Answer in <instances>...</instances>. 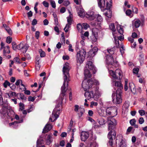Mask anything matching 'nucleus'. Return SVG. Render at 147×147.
Returning a JSON list of instances; mask_svg holds the SVG:
<instances>
[{
  "label": "nucleus",
  "mask_w": 147,
  "mask_h": 147,
  "mask_svg": "<svg viewBox=\"0 0 147 147\" xmlns=\"http://www.w3.org/2000/svg\"><path fill=\"white\" fill-rule=\"evenodd\" d=\"M70 69L69 64L68 63H65L63 69V71L64 75V82L61 87V93L59 98L56 101L57 105L53 111L51 116L49 118V121L51 122L56 120L59 117L60 109L58 108L61 105L62 103V101L65 95V92L67 90L66 87L67 86L68 82L69 81V71Z\"/></svg>",
  "instance_id": "f257e3e1"
},
{
  "label": "nucleus",
  "mask_w": 147,
  "mask_h": 147,
  "mask_svg": "<svg viewBox=\"0 0 147 147\" xmlns=\"http://www.w3.org/2000/svg\"><path fill=\"white\" fill-rule=\"evenodd\" d=\"M115 79H112V84L115 86L118 87L116 92V94L113 92L112 94L113 102L114 103L117 104H119L122 102V99L121 97V94L122 93L121 89L123 86L120 82L114 80Z\"/></svg>",
  "instance_id": "f03ea898"
},
{
  "label": "nucleus",
  "mask_w": 147,
  "mask_h": 147,
  "mask_svg": "<svg viewBox=\"0 0 147 147\" xmlns=\"http://www.w3.org/2000/svg\"><path fill=\"white\" fill-rule=\"evenodd\" d=\"M117 121L114 119H112L109 121L108 130H110L108 135V137L109 139L108 144L111 146L113 145V140L115 138L116 133L115 129L117 125Z\"/></svg>",
  "instance_id": "7ed1b4c3"
},
{
  "label": "nucleus",
  "mask_w": 147,
  "mask_h": 147,
  "mask_svg": "<svg viewBox=\"0 0 147 147\" xmlns=\"http://www.w3.org/2000/svg\"><path fill=\"white\" fill-rule=\"evenodd\" d=\"M96 71L93 63L90 61H88L86 63V69L84 70V76L85 78H90L92 73L95 74Z\"/></svg>",
  "instance_id": "20e7f679"
},
{
  "label": "nucleus",
  "mask_w": 147,
  "mask_h": 147,
  "mask_svg": "<svg viewBox=\"0 0 147 147\" xmlns=\"http://www.w3.org/2000/svg\"><path fill=\"white\" fill-rule=\"evenodd\" d=\"M112 65L109 64L108 66V70L110 75L113 78V79L120 80L122 77V74L121 70L119 69H116L115 72L114 70L115 69V66L111 67Z\"/></svg>",
  "instance_id": "39448f33"
},
{
  "label": "nucleus",
  "mask_w": 147,
  "mask_h": 147,
  "mask_svg": "<svg viewBox=\"0 0 147 147\" xmlns=\"http://www.w3.org/2000/svg\"><path fill=\"white\" fill-rule=\"evenodd\" d=\"M10 107L7 106L4 104L3 106L2 109L0 111L1 116L4 118L6 117L7 119L11 118L12 121V118L13 116V112L12 110H10Z\"/></svg>",
  "instance_id": "423d86ee"
},
{
  "label": "nucleus",
  "mask_w": 147,
  "mask_h": 147,
  "mask_svg": "<svg viewBox=\"0 0 147 147\" xmlns=\"http://www.w3.org/2000/svg\"><path fill=\"white\" fill-rule=\"evenodd\" d=\"M93 84L96 85L99 84L98 81L97 80L94 79L89 80L85 79L82 82V87L85 91H86L88 89L92 87Z\"/></svg>",
  "instance_id": "0eeeda50"
},
{
  "label": "nucleus",
  "mask_w": 147,
  "mask_h": 147,
  "mask_svg": "<svg viewBox=\"0 0 147 147\" xmlns=\"http://www.w3.org/2000/svg\"><path fill=\"white\" fill-rule=\"evenodd\" d=\"M86 53V51L84 49L77 52L76 55V60L78 63H79L80 64L82 63L85 60Z\"/></svg>",
  "instance_id": "6e6552de"
},
{
  "label": "nucleus",
  "mask_w": 147,
  "mask_h": 147,
  "mask_svg": "<svg viewBox=\"0 0 147 147\" xmlns=\"http://www.w3.org/2000/svg\"><path fill=\"white\" fill-rule=\"evenodd\" d=\"M108 0L109 2L107 1L105 5V0H97L98 6L102 11L110 9L111 6V0Z\"/></svg>",
  "instance_id": "1a4fd4ad"
},
{
  "label": "nucleus",
  "mask_w": 147,
  "mask_h": 147,
  "mask_svg": "<svg viewBox=\"0 0 147 147\" xmlns=\"http://www.w3.org/2000/svg\"><path fill=\"white\" fill-rule=\"evenodd\" d=\"M68 11L69 14V16L67 18V24L66 25L64 28V30L66 32H68L69 29L70 27L72 20L73 15L71 12V7H68Z\"/></svg>",
  "instance_id": "9d476101"
},
{
  "label": "nucleus",
  "mask_w": 147,
  "mask_h": 147,
  "mask_svg": "<svg viewBox=\"0 0 147 147\" xmlns=\"http://www.w3.org/2000/svg\"><path fill=\"white\" fill-rule=\"evenodd\" d=\"M106 61L107 63V67L108 69V66L109 64L112 65L111 67L114 66L115 67H117L118 66V63L116 61H114L113 57L112 55H107L106 56Z\"/></svg>",
  "instance_id": "9b49d317"
},
{
  "label": "nucleus",
  "mask_w": 147,
  "mask_h": 147,
  "mask_svg": "<svg viewBox=\"0 0 147 147\" xmlns=\"http://www.w3.org/2000/svg\"><path fill=\"white\" fill-rule=\"evenodd\" d=\"M113 36L114 39L115 46L117 48L119 47V40L121 41L123 40L124 37L123 35L118 36V33L116 32H113Z\"/></svg>",
  "instance_id": "f8f14e48"
},
{
  "label": "nucleus",
  "mask_w": 147,
  "mask_h": 147,
  "mask_svg": "<svg viewBox=\"0 0 147 147\" xmlns=\"http://www.w3.org/2000/svg\"><path fill=\"white\" fill-rule=\"evenodd\" d=\"M28 47V46L27 44H24L22 43H21L17 45V49L21 50L23 53H25Z\"/></svg>",
  "instance_id": "ddd939ff"
},
{
  "label": "nucleus",
  "mask_w": 147,
  "mask_h": 147,
  "mask_svg": "<svg viewBox=\"0 0 147 147\" xmlns=\"http://www.w3.org/2000/svg\"><path fill=\"white\" fill-rule=\"evenodd\" d=\"M84 95L85 97L88 100L91 98H94L95 100V93L92 90L86 92Z\"/></svg>",
  "instance_id": "4468645a"
},
{
  "label": "nucleus",
  "mask_w": 147,
  "mask_h": 147,
  "mask_svg": "<svg viewBox=\"0 0 147 147\" xmlns=\"http://www.w3.org/2000/svg\"><path fill=\"white\" fill-rule=\"evenodd\" d=\"M96 15L93 11H89L86 14V17L89 20H92L96 18Z\"/></svg>",
  "instance_id": "2eb2a0df"
},
{
  "label": "nucleus",
  "mask_w": 147,
  "mask_h": 147,
  "mask_svg": "<svg viewBox=\"0 0 147 147\" xmlns=\"http://www.w3.org/2000/svg\"><path fill=\"white\" fill-rule=\"evenodd\" d=\"M79 110L80 113H78L79 116L80 117L82 115L84 111V109L83 108L79 107V106L77 105H76L74 106V111L75 112H78Z\"/></svg>",
  "instance_id": "dca6fc26"
},
{
  "label": "nucleus",
  "mask_w": 147,
  "mask_h": 147,
  "mask_svg": "<svg viewBox=\"0 0 147 147\" xmlns=\"http://www.w3.org/2000/svg\"><path fill=\"white\" fill-rule=\"evenodd\" d=\"M98 48L96 47H94L92 49L90 50L88 53L89 56L90 57H94L98 51Z\"/></svg>",
  "instance_id": "f3484780"
},
{
  "label": "nucleus",
  "mask_w": 147,
  "mask_h": 147,
  "mask_svg": "<svg viewBox=\"0 0 147 147\" xmlns=\"http://www.w3.org/2000/svg\"><path fill=\"white\" fill-rule=\"evenodd\" d=\"M89 136L88 132L83 131L82 132L81 135V139L82 141H85L88 138Z\"/></svg>",
  "instance_id": "a211bd4d"
},
{
  "label": "nucleus",
  "mask_w": 147,
  "mask_h": 147,
  "mask_svg": "<svg viewBox=\"0 0 147 147\" xmlns=\"http://www.w3.org/2000/svg\"><path fill=\"white\" fill-rule=\"evenodd\" d=\"M77 11L78 14L80 17L81 18H83L85 16H86L84 10L81 7H80V9L78 8L77 9Z\"/></svg>",
  "instance_id": "6ab92c4d"
},
{
  "label": "nucleus",
  "mask_w": 147,
  "mask_h": 147,
  "mask_svg": "<svg viewBox=\"0 0 147 147\" xmlns=\"http://www.w3.org/2000/svg\"><path fill=\"white\" fill-rule=\"evenodd\" d=\"M84 144L82 143H81L79 145V147H83ZM98 145L96 142L93 141L90 142L87 146L86 147H98Z\"/></svg>",
  "instance_id": "aec40b11"
},
{
  "label": "nucleus",
  "mask_w": 147,
  "mask_h": 147,
  "mask_svg": "<svg viewBox=\"0 0 147 147\" xmlns=\"http://www.w3.org/2000/svg\"><path fill=\"white\" fill-rule=\"evenodd\" d=\"M117 109L115 107H112V109H111L110 113L109 115H111L112 117H114L116 116L117 114Z\"/></svg>",
  "instance_id": "412c9836"
},
{
  "label": "nucleus",
  "mask_w": 147,
  "mask_h": 147,
  "mask_svg": "<svg viewBox=\"0 0 147 147\" xmlns=\"http://www.w3.org/2000/svg\"><path fill=\"white\" fill-rule=\"evenodd\" d=\"M129 106V103L128 102H125L123 106L122 112L127 113L128 111V108Z\"/></svg>",
  "instance_id": "4be33fe9"
},
{
  "label": "nucleus",
  "mask_w": 147,
  "mask_h": 147,
  "mask_svg": "<svg viewBox=\"0 0 147 147\" xmlns=\"http://www.w3.org/2000/svg\"><path fill=\"white\" fill-rule=\"evenodd\" d=\"M52 128L51 125L47 123L43 129L42 132L43 133H46L50 131Z\"/></svg>",
  "instance_id": "5701e85b"
},
{
  "label": "nucleus",
  "mask_w": 147,
  "mask_h": 147,
  "mask_svg": "<svg viewBox=\"0 0 147 147\" xmlns=\"http://www.w3.org/2000/svg\"><path fill=\"white\" fill-rule=\"evenodd\" d=\"M118 147H127L126 141L125 139H121L119 143Z\"/></svg>",
  "instance_id": "b1692460"
},
{
  "label": "nucleus",
  "mask_w": 147,
  "mask_h": 147,
  "mask_svg": "<svg viewBox=\"0 0 147 147\" xmlns=\"http://www.w3.org/2000/svg\"><path fill=\"white\" fill-rule=\"evenodd\" d=\"M102 92L100 90H97L95 93V100H97L101 96Z\"/></svg>",
  "instance_id": "393cba45"
},
{
  "label": "nucleus",
  "mask_w": 147,
  "mask_h": 147,
  "mask_svg": "<svg viewBox=\"0 0 147 147\" xmlns=\"http://www.w3.org/2000/svg\"><path fill=\"white\" fill-rule=\"evenodd\" d=\"M92 34L93 35L96 37H98V33L99 32V30L96 28H93L92 30Z\"/></svg>",
  "instance_id": "a878e982"
},
{
  "label": "nucleus",
  "mask_w": 147,
  "mask_h": 147,
  "mask_svg": "<svg viewBox=\"0 0 147 147\" xmlns=\"http://www.w3.org/2000/svg\"><path fill=\"white\" fill-rule=\"evenodd\" d=\"M117 28L119 33L120 34H123V26L118 24L117 25Z\"/></svg>",
  "instance_id": "bb28decb"
},
{
  "label": "nucleus",
  "mask_w": 147,
  "mask_h": 147,
  "mask_svg": "<svg viewBox=\"0 0 147 147\" xmlns=\"http://www.w3.org/2000/svg\"><path fill=\"white\" fill-rule=\"evenodd\" d=\"M109 9H107V11L104 13L105 15L108 18V19L111 18L112 16L111 11Z\"/></svg>",
  "instance_id": "cd10ccee"
},
{
  "label": "nucleus",
  "mask_w": 147,
  "mask_h": 147,
  "mask_svg": "<svg viewBox=\"0 0 147 147\" xmlns=\"http://www.w3.org/2000/svg\"><path fill=\"white\" fill-rule=\"evenodd\" d=\"M141 23L140 21L138 20L134 21V22H133V25L136 28H138L140 25Z\"/></svg>",
  "instance_id": "c85d7f7f"
},
{
  "label": "nucleus",
  "mask_w": 147,
  "mask_h": 147,
  "mask_svg": "<svg viewBox=\"0 0 147 147\" xmlns=\"http://www.w3.org/2000/svg\"><path fill=\"white\" fill-rule=\"evenodd\" d=\"M51 138L52 136L49 135L47 136V138H46V144L47 145H49L52 142Z\"/></svg>",
  "instance_id": "c756f323"
},
{
  "label": "nucleus",
  "mask_w": 147,
  "mask_h": 147,
  "mask_svg": "<svg viewBox=\"0 0 147 147\" xmlns=\"http://www.w3.org/2000/svg\"><path fill=\"white\" fill-rule=\"evenodd\" d=\"M10 98L11 97H14L16 96L17 94L16 93L11 91L9 92V93L7 94Z\"/></svg>",
  "instance_id": "7c9ffc66"
},
{
  "label": "nucleus",
  "mask_w": 147,
  "mask_h": 147,
  "mask_svg": "<svg viewBox=\"0 0 147 147\" xmlns=\"http://www.w3.org/2000/svg\"><path fill=\"white\" fill-rule=\"evenodd\" d=\"M9 47L8 46H7L4 48V49L3 51V53L5 55L6 53L9 54L10 52V50H9Z\"/></svg>",
  "instance_id": "2f4dec72"
},
{
  "label": "nucleus",
  "mask_w": 147,
  "mask_h": 147,
  "mask_svg": "<svg viewBox=\"0 0 147 147\" xmlns=\"http://www.w3.org/2000/svg\"><path fill=\"white\" fill-rule=\"evenodd\" d=\"M12 85V84H10V83L7 80L5 81L3 84V86L5 88H7L8 86H9L10 87H11V86Z\"/></svg>",
  "instance_id": "473e14b6"
},
{
  "label": "nucleus",
  "mask_w": 147,
  "mask_h": 147,
  "mask_svg": "<svg viewBox=\"0 0 147 147\" xmlns=\"http://www.w3.org/2000/svg\"><path fill=\"white\" fill-rule=\"evenodd\" d=\"M97 20V21L98 22H101L102 21V18L101 16L99 14L96 15V18Z\"/></svg>",
  "instance_id": "72a5a7b5"
},
{
  "label": "nucleus",
  "mask_w": 147,
  "mask_h": 147,
  "mask_svg": "<svg viewBox=\"0 0 147 147\" xmlns=\"http://www.w3.org/2000/svg\"><path fill=\"white\" fill-rule=\"evenodd\" d=\"M109 28L113 31V32H115V28L114 24L113 23L109 25Z\"/></svg>",
  "instance_id": "f704fd0d"
},
{
  "label": "nucleus",
  "mask_w": 147,
  "mask_h": 147,
  "mask_svg": "<svg viewBox=\"0 0 147 147\" xmlns=\"http://www.w3.org/2000/svg\"><path fill=\"white\" fill-rule=\"evenodd\" d=\"M115 49V47L112 48L107 49L108 52L110 54H112L114 53V51Z\"/></svg>",
  "instance_id": "c9c22d12"
},
{
  "label": "nucleus",
  "mask_w": 147,
  "mask_h": 147,
  "mask_svg": "<svg viewBox=\"0 0 147 147\" xmlns=\"http://www.w3.org/2000/svg\"><path fill=\"white\" fill-rule=\"evenodd\" d=\"M98 122L100 125H103L105 123V120L103 118H101L98 120Z\"/></svg>",
  "instance_id": "e433bc0d"
},
{
  "label": "nucleus",
  "mask_w": 147,
  "mask_h": 147,
  "mask_svg": "<svg viewBox=\"0 0 147 147\" xmlns=\"http://www.w3.org/2000/svg\"><path fill=\"white\" fill-rule=\"evenodd\" d=\"M5 29L9 35H11L12 34V31L9 27H5Z\"/></svg>",
  "instance_id": "4c0bfd02"
},
{
  "label": "nucleus",
  "mask_w": 147,
  "mask_h": 147,
  "mask_svg": "<svg viewBox=\"0 0 147 147\" xmlns=\"http://www.w3.org/2000/svg\"><path fill=\"white\" fill-rule=\"evenodd\" d=\"M39 52L40 53V56L41 57H44L45 55V53L42 51L41 49H40L39 50Z\"/></svg>",
  "instance_id": "58836bf2"
},
{
  "label": "nucleus",
  "mask_w": 147,
  "mask_h": 147,
  "mask_svg": "<svg viewBox=\"0 0 147 147\" xmlns=\"http://www.w3.org/2000/svg\"><path fill=\"white\" fill-rule=\"evenodd\" d=\"M19 87L20 89L21 90V91H24L26 89L25 86L22 84V83L20 85Z\"/></svg>",
  "instance_id": "ea45409f"
},
{
  "label": "nucleus",
  "mask_w": 147,
  "mask_h": 147,
  "mask_svg": "<svg viewBox=\"0 0 147 147\" xmlns=\"http://www.w3.org/2000/svg\"><path fill=\"white\" fill-rule=\"evenodd\" d=\"M77 28L78 31L80 32H81V29L83 28L82 25L78 24L77 25Z\"/></svg>",
  "instance_id": "a19ab883"
},
{
  "label": "nucleus",
  "mask_w": 147,
  "mask_h": 147,
  "mask_svg": "<svg viewBox=\"0 0 147 147\" xmlns=\"http://www.w3.org/2000/svg\"><path fill=\"white\" fill-rule=\"evenodd\" d=\"M125 13L128 16L130 17H131L132 16V15H131V11L130 10H127L126 11Z\"/></svg>",
  "instance_id": "79ce46f5"
},
{
  "label": "nucleus",
  "mask_w": 147,
  "mask_h": 147,
  "mask_svg": "<svg viewBox=\"0 0 147 147\" xmlns=\"http://www.w3.org/2000/svg\"><path fill=\"white\" fill-rule=\"evenodd\" d=\"M82 28L86 30L89 27V26L87 23H83L82 24Z\"/></svg>",
  "instance_id": "37998d69"
},
{
  "label": "nucleus",
  "mask_w": 147,
  "mask_h": 147,
  "mask_svg": "<svg viewBox=\"0 0 147 147\" xmlns=\"http://www.w3.org/2000/svg\"><path fill=\"white\" fill-rule=\"evenodd\" d=\"M98 105V103L96 102L92 101L90 102V107L93 108L94 107Z\"/></svg>",
  "instance_id": "c03bdc74"
},
{
  "label": "nucleus",
  "mask_w": 147,
  "mask_h": 147,
  "mask_svg": "<svg viewBox=\"0 0 147 147\" xmlns=\"http://www.w3.org/2000/svg\"><path fill=\"white\" fill-rule=\"evenodd\" d=\"M124 50L123 45L121 44L120 45V52L122 55L124 53Z\"/></svg>",
  "instance_id": "a18cd8bd"
},
{
  "label": "nucleus",
  "mask_w": 147,
  "mask_h": 147,
  "mask_svg": "<svg viewBox=\"0 0 147 147\" xmlns=\"http://www.w3.org/2000/svg\"><path fill=\"white\" fill-rule=\"evenodd\" d=\"M98 37H96L93 36L91 38V40L93 43H96L97 42Z\"/></svg>",
  "instance_id": "49530a36"
},
{
  "label": "nucleus",
  "mask_w": 147,
  "mask_h": 147,
  "mask_svg": "<svg viewBox=\"0 0 147 147\" xmlns=\"http://www.w3.org/2000/svg\"><path fill=\"white\" fill-rule=\"evenodd\" d=\"M13 61L16 63H20V59L17 57L14 58L13 59Z\"/></svg>",
  "instance_id": "de8ad7c7"
},
{
  "label": "nucleus",
  "mask_w": 147,
  "mask_h": 147,
  "mask_svg": "<svg viewBox=\"0 0 147 147\" xmlns=\"http://www.w3.org/2000/svg\"><path fill=\"white\" fill-rule=\"evenodd\" d=\"M22 84V81L21 80H17L15 83V84L17 86H20Z\"/></svg>",
  "instance_id": "09e8293b"
},
{
  "label": "nucleus",
  "mask_w": 147,
  "mask_h": 147,
  "mask_svg": "<svg viewBox=\"0 0 147 147\" xmlns=\"http://www.w3.org/2000/svg\"><path fill=\"white\" fill-rule=\"evenodd\" d=\"M23 122V120H21L20 121H16L15 122H13L11 123H9V125L10 126H11L12 125H13L15 123L17 124L18 123H20Z\"/></svg>",
  "instance_id": "8fccbe9b"
},
{
  "label": "nucleus",
  "mask_w": 147,
  "mask_h": 147,
  "mask_svg": "<svg viewBox=\"0 0 147 147\" xmlns=\"http://www.w3.org/2000/svg\"><path fill=\"white\" fill-rule=\"evenodd\" d=\"M12 38L10 37H7L6 40V42L7 43H10L12 41Z\"/></svg>",
  "instance_id": "3c124183"
},
{
  "label": "nucleus",
  "mask_w": 147,
  "mask_h": 147,
  "mask_svg": "<svg viewBox=\"0 0 147 147\" xmlns=\"http://www.w3.org/2000/svg\"><path fill=\"white\" fill-rule=\"evenodd\" d=\"M50 2L52 7L54 8H55L56 6L55 1H51Z\"/></svg>",
  "instance_id": "603ef678"
},
{
  "label": "nucleus",
  "mask_w": 147,
  "mask_h": 147,
  "mask_svg": "<svg viewBox=\"0 0 147 147\" xmlns=\"http://www.w3.org/2000/svg\"><path fill=\"white\" fill-rule=\"evenodd\" d=\"M40 67V66L39 64V62L38 61H37L36 63V69L37 70H39Z\"/></svg>",
  "instance_id": "864d4df0"
},
{
  "label": "nucleus",
  "mask_w": 147,
  "mask_h": 147,
  "mask_svg": "<svg viewBox=\"0 0 147 147\" xmlns=\"http://www.w3.org/2000/svg\"><path fill=\"white\" fill-rule=\"evenodd\" d=\"M42 3L45 7H48L49 6V3L46 1H43Z\"/></svg>",
  "instance_id": "5fc2aeb1"
},
{
  "label": "nucleus",
  "mask_w": 147,
  "mask_h": 147,
  "mask_svg": "<svg viewBox=\"0 0 147 147\" xmlns=\"http://www.w3.org/2000/svg\"><path fill=\"white\" fill-rule=\"evenodd\" d=\"M20 109L19 110L21 111L23 110L24 109V105L22 103H20L19 104Z\"/></svg>",
  "instance_id": "6e6d98bb"
},
{
  "label": "nucleus",
  "mask_w": 147,
  "mask_h": 147,
  "mask_svg": "<svg viewBox=\"0 0 147 147\" xmlns=\"http://www.w3.org/2000/svg\"><path fill=\"white\" fill-rule=\"evenodd\" d=\"M138 112L140 115L141 116L144 115L145 114V111L143 110H139Z\"/></svg>",
  "instance_id": "4d7b16f0"
},
{
  "label": "nucleus",
  "mask_w": 147,
  "mask_h": 147,
  "mask_svg": "<svg viewBox=\"0 0 147 147\" xmlns=\"http://www.w3.org/2000/svg\"><path fill=\"white\" fill-rule=\"evenodd\" d=\"M136 120L134 119H133L130 121V123L132 125H133L135 124Z\"/></svg>",
  "instance_id": "13d9d810"
},
{
  "label": "nucleus",
  "mask_w": 147,
  "mask_h": 147,
  "mask_svg": "<svg viewBox=\"0 0 147 147\" xmlns=\"http://www.w3.org/2000/svg\"><path fill=\"white\" fill-rule=\"evenodd\" d=\"M111 109H112V107L107 108L106 110V113L109 115L111 113L110 112Z\"/></svg>",
  "instance_id": "bf43d9fd"
},
{
  "label": "nucleus",
  "mask_w": 147,
  "mask_h": 147,
  "mask_svg": "<svg viewBox=\"0 0 147 147\" xmlns=\"http://www.w3.org/2000/svg\"><path fill=\"white\" fill-rule=\"evenodd\" d=\"M139 69L138 68H134L133 70V73L134 74H137L138 73Z\"/></svg>",
  "instance_id": "052dcab7"
},
{
  "label": "nucleus",
  "mask_w": 147,
  "mask_h": 147,
  "mask_svg": "<svg viewBox=\"0 0 147 147\" xmlns=\"http://www.w3.org/2000/svg\"><path fill=\"white\" fill-rule=\"evenodd\" d=\"M144 122V118L142 117H140L139 119V123L141 124L143 123Z\"/></svg>",
  "instance_id": "680f3d73"
},
{
  "label": "nucleus",
  "mask_w": 147,
  "mask_h": 147,
  "mask_svg": "<svg viewBox=\"0 0 147 147\" xmlns=\"http://www.w3.org/2000/svg\"><path fill=\"white\" fill-rule=\"evenodd\" d=\"M70 4L69 2L67 0L63 2V5L65 6H67Z\"/></svg>",
  "instance_id": "e2e57ef3"
},
{
  "label": "nucleus",
  "mask_w": 147,
  "mask_h": 147,
  "mask_svg": "<svg viewBox=\"0 0 147 147\" xmlns=\"http://www.w3.org/2000/svg\"><path fill=\"white\" fill-rule=\"evenodd\" d=\"M35 98L34 97L30 96L28 98V100L29 101L33 102L35 100Z\"/></svg>",
  "instance_id": "0e129e2a"
},
{
  "label": "nucleus",
  "mask_w": 147,
  "mask_h": 147,
  "mask_svg": "<svg viewBox=\"0 0 147 147\" xmlns=\"http://www.w3.org/2000/svg\"><path fill=\"white\" fill-rule=\"evenodd\" d=\"M12 47L14 50H16L17 49V45L15 43H12Z\"/></svg>",
  "instance_id": "69168bd1"
},
{
  "label": "nucleus",
  "mask_w": 147,
  "mask_h": 147,
  "mask_svg": "<svg viewBox=\"0 0 147 147\" xmlns=\"http://www.w3.org/2000/svg\"><path fill=\"white\" fill-rule=\"evenodd\" d=\"M37 21L36 19L33 20L32 22V24L33 26L36 25L37 24Z\"/></svg>",
  "instance_id": "338daca9"
},
{
  "label": "nucleus",
  "mask_w": 147,
  "mask_h": 147,
  "mask_svg": "<svg viewBox=\"0 0 147 147\" xmlns=\"http://www.w3.org/2000/svg\"><path fill=\"white\" fill-rule=\"evenodd\" d=\"M133 11L134 13H137L138 11V9L137 8L135 7H132Z\"/></svg>",
  "instance_id": "774afa93"
}]
</instances>
